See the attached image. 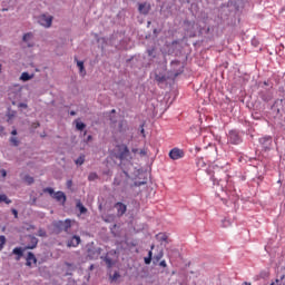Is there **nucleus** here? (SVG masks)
<instances>
[{
    "mask_svg": "<svg viewBox=\"0 0 285 285\" xmlns=\"http://www.w3.org/2000/svg\"><path fill=\"white\" fill-rule=\"evenodd\" d=\"M114 159H118V166H120L122 170V175H125L126 179H121L119 176L114 179L115 186H121V184H127L128 179H130L131 175H135L137 168L132 165V156L130 155V150L124 144L116 145L111 153Z\"/></svg>",
    "mask_w": 285,
    "mask_h": 285,
    "instance_id": "1",
    "label": "nucleus"
},
{
    "mask_svg": "<svg viewBox=\"0 0 285 285\" xmlns=\"http://www.w3.org/2000/svg\"><path fill=\"white\" fill-rule=\"evenodd\" d=\"M53 230L56 235H60V233H66L67 235H72V220H58L52 223Z\"/></svg>",
    "mask_w": 285,
    "mask_h": 285,
    "instance_id": "2",
    "label": "nucleus"
},
{
    "mask_svg": "<svg viewBox=\"0 0 285 285\" xmlns=\"http://www.w3.org/2000/svg\"><path fill=\"white\" fill-rule=\"evenodd\" d=\"M52 19H55L52 16L41 14L38 18V23L43 28H51Z\"/></svg>",
    "mask_w": 285,
    "mask_h": 285,
    "instance_id": "3",
    "label": "nucleus"
},
{
    "mask_svg": "<svg viewBox=\"0 0 285 285\" xmlns=\"http://www.w3.org/2000/svg\"><path fill=\"white\" fill-rule=\"evenodd\" d=\"M184 150L183 149H179L177 147L173 148L170 151H169V157L170 159H173L174 161H177V159H184Z\"/></svg>",
    "mask_w": 285,
    "mask_h": 285,
    "instance_id": "4",
    "label": "nucleus"
},
{
    "mask_svg": "<svg viewBox=\"0 0 285 285\" xmlns=\"http://www.w3.org/2000/svg\"><path fill=\"white\" fill-rule=\"evenodd\" d=\"M32 39H35V33L32 32H27L22 37V41L27 43L28 48H32L35 46V42H32Z\"/></svg>",
    "mask_w": 285,
    "mask_h": 285,
    "instance_id": "5",
    "label": "nucleus"
},
{
    "mask_svg": "<svg viewBox=\"0 0 285 285\" xmlns=\"http://www.w3.org/2000/svg\"><path fill=\"white\" fill-rule=\"evenodd\" d=\"M114 207L117 210L118 217H124V215H126V210H128V207L124 203H116Z\"/></svg>",
    "mask_w": 285,
    "mask_h": 285,
    "instance_id": "6",
    "label": "nucleus"
},
{
    "mask_svg": "<svg viewBox=\"0 0 285 285\" xmlns=\"http://www.w3.org/2000/svg\"><path fill=\"white\" fill-rule=\"evenodd\" d=\"M138 12H140V14H148L150 12V3L148 2L139 3Z\"/></svg>",
    "mask_w": 285,
    "mask_h": 285,
    "instance_id": "7",
    "label": "nucleus"
},
{
    "mask_svg": "<svg viewBox=\"0 0 285 285\" xmlns=\"http://www.w3.org/2000/svg\"><path fill=\"white\" fill-rule=\"evenodd\" d=\"M79 244H81V237L79 236H72V238L67 242L69 248H76Z\"/></svg>",
    "mask_w": 285,
    "mask_h": 285,
    "instance_id": "8",
    "label": "nucleus"
},
{
    "mask_svg": "<svg viewBox=\"0 0 285 285\" xmlns=\"http://www.w3.org/2000/svg\"><path fill=\"white\" fill-rule=\"evenodd\" d=\"M27 263L26 266H29V268L32 267V264L37 265V256L32 252H29L27 255Z\"/></svg>",
    "mask_w": 285,
    "mask_h": 285,
    "instance_id": "9",
    "label": "nucleus"
},
{
    "mask_svg": "<svg viewBox=\"0 0 285 285\" xmlns=\"http://www.w3.org/2000/svg\"><path fill=\"white\" fill-rule=\"evenodd\" d=\"M53 199L56 202H60L61 204H66V194L63 191H57L53 194Z\"/></svg>",
    "mask_w": 285,
    "mask_h": 285,
    "instance_id": "10",
    "label": "nucleus"
},
{
    "mask_svg": "<svg viewBox=\"0 0 285 285\" xmlns=\"http://www.w3.org/2000/svg\"><path fill=\"white\" fill-rule=\"evenodd\" d=\"M30 244L26 246L27 250H33V248L39 244V239L35 236H30Z\"/></svg>",
    "mask_w": 285,
    "mask_h": 285,
    "instance_id": "11",
    "label": "nucleus"
},
{
    "mask_svg": "<svg viewBox=\"0 0 285 285\" xmlns=\"http://www.w3.org/2000/svg\"><path fill=\"white\" fill-rule=\"evenodd\" d=\"M20 79L21 81H30V79H35V73L22 72Z\"/></svg>",
    "mask_w": 285,
    "mask_h": 285,
    "instance_id": "12",
    "label": "nucleus"
},
{
    "mask_svg": "<svg viewBox=\"0 0 285 285\" xmlns=\"http://www.w3.org/2000/svg\"><path fill=\"white\" fill-rule=\"evenodd\" d=\"M132 153L135 155H140V157H146V155H148V149L142 148V149H132Z\"/></svg>",
    "mask_w": 285,
    "mask_h": 285,
    "instance_id": "13",
    "label": "nucleus"
},
{
    "mask_svg": "<svg viewBox=\"0 0 285 285\" xmlns=\"http://www.w3.org/2000/svg\"><path fill=\"white\" fill-rule=\"evenodd\" d=\"M13 255H17V261L19 262V259H21V257H23V249H21V247H16L13 249Z\"/></svg>",
    "mask_w": 285,
    "mask_h": 285,
    "instance_id": "14",
    "label": "nucleus"
},
{
    "mask_svg": "<svg viewBox=\"0 0 285 285\" xmlns=\"http://www.w3.org/2000/svg\"><path fill=\"white\" fill-rule=\"evenodd\" d=\"M99 255H100L99 250H92V249L88 250L89 259H97V257H99Z\"/></svg>",
    "mask_w": 285,
    "mask_h": 285,
    "instance_id": "15",
    "label": "nucleus"
},
{
    "mask_svg": "<svg viewBox=\"0 0 285 285\" xmlns=\"http://www.w3.org/2000/svg\"><path fill=\"white\" fill-rule=\"evenodd\" d=\"M119 130L120 132H126V130H128V122L126 120L119 122Z\"/></svg>",
    "mask_w": 285,
    "mask_h": 285,
    "instance_id": "16",
    "label": "nucleus"
},
{
    "mask_svg": "<svg viewBox=\"0 0 285 285\" xmlns=\"http://www.w3.org/2000/svg\"><path fill=\"white\" fill-rule=\"evenodd\" d=\"M86 161V156L85 155H80L76 160L75 164L76 166H83V163Z\"/></svg>",
    "mask_w": 285,
    "mask_h": 285,
    "instance_id": "17",
    "label": "nucleus"
},
{
    "mask_svg": "<svg viewBox=\"0 0 285 285\" xmlns=\"http://www.w3.org/2000/svg\"><path fill=\"white\" fill-rule=\"evenodd\" d=\"M77 67L79 68L80 75H82V77H85L86 68L83 67V61H77Z\"/></svg>",
    "mask_w": 285,
    "mask_h": 285,
    "instance_id": "18",
    "label": "nucleus"
},
{
    "mask_svg": "<svg viewBox=\"0 0 285 285\" xmlns=\"http://www.w3.org/2000/svg\"><path fill=\"white\" fill-rule=\"evenodd\" d=\"M104 262H105L106 266L109 267V268H112V266H115V262L112 261V258H110L108 256H106L104 258Z\"/></svg>",
    "mask_w": 285,
    "mask_h": 285,
    "instance_id": "19",
    "label": "nucleus"
},
{
    "mask_svg": "<svg viewBox=\"0 0 285 285\" xmlns=\"http://www.w3.org/2000/svg\"><path fill=\"white\" fill-rule=\"evenodd\" d=\"M156 239H158V242H168V235L159 233L158 235H156Z\"/></svg>",
    "mask_w": 285,
    "mask_h": 285,
    "instance_id": "20",
    "label": "nucleus"
},
{
    "mask_svg": "<svg viewBox=\"0 0 285 285\" xmlns=\"http://www.w3.org/2000/svg\"><path fill=\"white\" fill-rule=\"evenodd\" d=\"M155 80H156L158 83H164V81H166V76L156 73V75H155Z\"/></svg>",
    "mask_w": 285,
    "mask_h": 285,
    "instance_id": "21",
    "label": "nucleus"
},
{
    "mask_svg": "<svg viewBox=\"0 0 285 285\" xmlns=\"http://www.w3.org/2000/svg\"><path fill=\"white\" fill-rule=\"evenodd\" d=\"M163 257H164V250H160L156 256H154V264L161 262Z\"/></svg>",
    "mask_w": 285,
    "mask_h": 285,
    "instance_id": "22",
    "label": "nucleus"
},
{
    "mask_svg": "<svg viewBox=\"0 0 285 285\" xmlns=\"http://www.w3.org/2000/svg\"><path fill=\"white\" fill-rule=\"evenodd\" d=\"M75 122H76V128L78 130L81 131V130H83L86 128V124H83L81 120L77 119Z\"/></svg>",
    "mask_w": 285,
    "mask_h": 285,
    "instance_id": "23",
    "label": "nucleus"
},
{
    "mask_svg": "<svg viewBox=\"0 0 285 285\" xmlns=\"http://www.w3.org/2000/svg\"><path fill=\"white\" fill-rule=\"evenodd\" d=\"M2 202L4 204H12V200H10L6 194L0 195V204H2Z\"/></svg>",
    "mask_w": 285,
    "mask_h": 285,
    "instance_id": "24",
    "label": "nucleus"
},
{
    "mask_svg": "<svg viewBox=\"0 0 285 285\" xmlns=\"http://www.w3.org/2000/svg\"><path fill=\"white\" fill-rule=\"evenodd\" d=\"M24 181L30 186V185L35 184V178L30 175H26Z\"/></svg>",
    "mask_w": 285,
    "mask_h": 285,
    "instance_id": "25",
    "label": "nucleus"
},
{
    "mask_svg": "<svg viewBox=\"0 0 285 285\" xmlns=\"http://www.w3.org/2000/svg\"><path fill=\"white\" fill-rule=\"evenodd\" d=\"M272 141H273V138L269 137V136H265V137L259 139L261 144H268V142H272Z\"/></svg>",
    "mask_w": 285,
    "mask_h": 285,
    "instance_id": "26",
    "label": "nucleus"
},
{
    "mask_svg": "<svg viewBox=\"0 0 285 285\" xmlns=\"http://www.w3.org/2000/svg\"><path fill=\"white\" fill-rule=\"evenodd\" d=\"M153 262V250L148 252V257H145V264L150 265Z\"/></svg>",
    "mask_w": 285,
    "mask_h": 285,
    "instance_id": "27",
    "label": "nucleus"
},
{
    "mask_svg": "<svg viewBox=\"0 0 285 285\" xmlns=\"http://www.w3.org/2000/svg\"><path fill=\"white\" fill-rule=\"evenodd\" d=\"M229 137L230 139H233V141H239V136L237 135L236 131H230Z\"/></svg>",
    "mask_w": 285,
    "mask_h": 285,
    "instance_id": "28",
    "label": "nucleus"
},
{
    "mask_svg": "<svg viewBox=\"0 0 285 285\" xmlns=\"http://www.w3.org/2000/svg\"><path fill=\"white\" fill-rule=\"evenodd\" d=\"M77 208H79L80 213L83 215L86 213H88V209L83 206V204L78 203L77 204Z\"/></svg>",
    "mask_w": 285,
    "mask_h": 285,
    "instance_id": "29",
    "label": "nucleus"
},
{
    "mask_svg": "<svg viewBox=\"0 0 285 285\" xmlns=\"http://www.w3.org/2000/svg\"><path fill=\"white\" fill-rule=\"evenodd\" d=\"M121 277V274L119 272H115L112 276H110L111 282H117Z\"/></svg>",
    "mask_w": 285,
    "mask_h": 285,
    "instance_id": "30",
    "label": "nucleus"
},
{
    "mask_svg": "<svg viewBox=\"0 0 285 285\" xmlns=\"http://www.w3.org/2000/svg\"><path fill=\"white\" fill-rule=\"evenodd\" d=\"M43 193H48L49 195H51V197L55 196V189L52 187H47L43 189Z\"/></svg>",
    "mask_w": 285,
    "mask_h": 285,
    "instance_id": "31",
    "label": "nucleus"
},
{
    "mask_svg": "<svg viewBox=\"0 0 285 285\" xmlns=\"http://www.w3.org/2000/svg\"><path fill=\"white\" fill-rule=\"evenodd\" d=\"M3 246H6V236H0V250H3Z\"/></svg>",
    "mask_w": 285,
    "mask_h": 285,
    "instance_id": "32",
    "label": "nucleus"
},
{
    "mask_svg": "<svg viewBox=\"0 0 285 285\" xmlns=\"http://www.w3.org/2000/svg\"><path fill=\"white\" fill-rule=\"evenodd\" d=\"M98 177L99 176L97 174L91 173V174H89L88 179H89V181H95V179H98Z\"/></svg>",
    "mask_w": 285,
    "mask_h": 285,
    "instance_id": "33",
    "label": "nucleus"
},
{
    "mask_svg": "<svg viewBox=\"0 0 285 285\" xmlns=\"http://www.w3.org/2000/svg\"><path fill=\"white\" fill-rule=\"evenodd\" d=\"M40 126H41V124H39V121L32 122L31 130H37V128H39Z\"/></svg>",
    "mask_w": 285,
    "mask_h": 285,
    "instance_id": "34",
    "label": "nucleus"
},
{
    "mask_svg": "<svg viewBox=\"0 0 285 285\" xmlns=\"http://www.w3.org/2000/svg\"><path fill=\"white\" fill-rule=\"evenodd\" d=\"M197 166H198V168H204L206 166V163H204V159H199L197 161Z\"/></svg>",
    "mask_w": 285,
    "mask_h": 285,
    "instance_id": "35",
    "label": "nucleus"
},
{
    "mask_svg": "<svg viewBox=\"0 0 285 285\" xmlns=\"http://www.w3.org/2000/svg\"><path fill=\"white\" fill-rule=\"evenodd\" d=\"M252 46H254L255 48H257V46H259V40L254 38L252 39Z\"/></svg>",
    "mask_w": 285,
    "mask_h": 285,
    "instance_id": "36",
    "label": "nucleus"
},
{
    "mask_svg": "<svg viewBox=\"0 0 285 285\" xmlns=\"http://www.w3.org/2000/svg\"><path fill=\"white\" fill-rule=\"evenodd\" d=\"M12 215H14V218H19V212L17 209H11Z\"/></svg>",
    "mask_w": 285,
    "mask_h": 285,
    "instance_id": "37",
    "label": "nucleus"
},
{
    "mask_svg": "<svg viewBox=\"0 0 285 285\" xmlns=\"http://www.w3.org/2000/svg\"><path fill=\"white\" fill-rule=\"evenodd\" d=\"M38 235H39V237H46L47 234L43 229H39Z\"/></svg>",
    "mask_w": 285,
    "mask_h": 285,
    "instance_id": "38",
    "label": "nucleus"
},
{
    "mask_svg": "<svg viewBox=\"0 0 285 285\" xmlns=\"http://www.w3.org/2000/svg\"><path fill=\"white\" fill-rule=\"evenodd\" d=\"M18 108H28V104H26V102H20L19 105H18Z\"/></svg>",
    "mask_w": 285,
    "mask_h": 285,
    "instance_id": "39",
    "label": "nucleus"
},
{
    "mask_svg": "<svg viewBox=\"0 0 285 285\" xmlns=\"http://www.w3.org/2000/svg\"><path fill=\"white\" fill-rule=\"evenodd\" d=\"M0 175H1L2 177H7V176H8V173L6 171V169H1V170H0Z\"/></svg>",
    "mask_w": 285,
    "mask_h": 285,
    "instance_id": "40",
    "label": "nucleus"
},
{
    "mask_svg": "<svg viewBox=\"0 0 285 285\" xmlns=\"http://www.w3.org/2000/svg\"><path fill=\"white\" fill-rule=\"evenodd\" d=\"M159 266H161L163 268H166L168 266V264H166V261H161L159 263Z\"/></svg>",
    "mask_w": 285,
    "mask_h": 285,
    "instance_id": "41",
    "label": "nucleus"
},
{
    "mask_svg": "<svg viewBox=\"0 0 285 285\" xmlns=\"http://www.w3.org/2000/svg\"><path fill=\"white\" fill-rule=\"evenodd\" d=\"M14 115H17V112H14V111H12L11 114H9V115H8V117H9V120H8V121H10V119H12V118L14 117Z\"/></svg>",
    "mask_w": 285,
    "mask_h": 285,
    "instance_id": "42",
    "label": "nucleus"
},
{
    "mask_svg": "<svg viewBox=\"0 0 285 285\" xmlns=\"http://www.w3.org/2000/svg\"><path fill=\"white\" fill-rule=\"evenodd\" d=\"M194 150H195V153H199L202 150V148L199 146H195Z\"/></svg>",
    "mask_w": 285,
    "mask_h": 285,
    "instance_id": "43",
    "label": "nucleus"
},
{
    "mask_svg": "<svg viewBox=\"0 0 285 285\" xmlns=\"http://www.w3.org/2000/svg\"><path fill=\"white\" fill-rule=\"evenodd\" d=\"M67 187H68V188H72V180H68V181H67Z\"/></svg>",
    "mask_w": 285,
    "mask_h": 285,
    "instance_id": "44",
    "label": "nucleus"
},
{
    "mask_svg": "<svg viewBox=\"0 0 285 285\" xmlns=\"http://www.w3.org/2000/svg\"><path fill=\"white\" fill-rule=\"evenodd\" d=\"M140 132H141L142 137H146V135L144 134V126H140Z\"/></svg>",
    "mask_w": 285,
    "mask_h": 285,
    "instance_id": "45",
    "label": "nucleus"
},
{
    "mask_svg": "<svg viewBox=\"0 0 285 285\" xmlns=\"http://www.w3.org/2000/svg\"><path fill=\"white\" fill-rule=\"evenodd\" d=\"M171 66H179V61H171Z\"/></svg>",
    "mask_w": 285,
    "mask_h": 285,
    "instance_id": "46",
    "label": "nucleus"
},
{
    "mask_svg": "<svg viewBox=\"0 0 285 285\" xmlns=\"http://www.w3.org/2000/svg\"><path fill=\"white\" fill-rule=\"evenodd\" d=\"M11 144H17V138L16 137L11 138Z\"/></svg>",
    "mask_w": 285,
    "mask_h": 285,
    "instance_id": "47",
    "label": "nucleus"
},
{
    "mask_svg": "<svg viewBox=\"0 0 285 285\" xmlns=\"http://www.w3.org/2000/svg\"><path fill=\"white\" fill-rule=\"evenodd\" d=\"M223 224H224V226H229L230 225V223L228 220H224Z\"/></svg>",
    "mask_w": 285,
    "mask_h": 285,
    "instance_id": "48",
    "label": "nucleus"
},
{
    "mask_svg": "<svg viewBox=\"0 0 285 285\" xmlns=\"http://www.w3.org/2000/svg\"><path fill=\"white\" fill-rule=\"evenodd\" d=\"M11 135H13V137L17 136V129H13V130L11 131Z\"/></svg>",
    "mask_w": 285,
    "mask_h": 285,
    "instance_id": "49",
    "label": "nucleus"
},
{
    "mask_svg": "<svg viewBox=\"0 0 285 285\" xmlns=\"http://www.w3.org/2000/svg\"><path fill=\"white\" fill-rule=\"evenodd\" d=\"M70 115H71V117H75V115H77V112L76 111H70Z\"/></svg>",
    "mask_w": 285,
    "mask_h": 285,
    "instance_id": "50",
    "label": "nucleus"
},
{
    "mask_svg": "<svg viewBox=\"0 0 285 285\" xmlns=\"http://www.w3.org/2000/svg\"><path fill=\"white\" fill-rule=\"evenodd\" d=\"M3 130H4L3 126H0V132H3Z\"/></svg>",
    "mask_w": 285,
    "mask_h": 285,
    "instance_id": "51",
    "label": "nucleus"
},
{
    "mask_svg": "<svg viewBox=\"0 0 285 285\" xmlns=\"http://www.w3.org/2000/svg\"><path fill=\"white\" fill-rule=\"evenodd\" d=\"M150 250H155V245H151V246H150Z\"/></svg>",
    "mask_w": 285,
    "mask_h": 285,
    "instance_id": "52",
    "label": "nucleus"
},
{
    "mask_svg": "<svg viewBox=\"0 0 285 285\" xmlns=\"http://www.w3.org/2000/svg\"><path fill=\"white\" fill-rule=\"evenodd\" d=\"M95 268V265H91L90 267H89V271H92Z\"/></svg>",
    "mask_w": 285,
    "mask_h": 285,
    "instance_id": "53",
    "label": "nucleus"
},
{
    "mask_svg": "<svg viewBox=\"0 0 285 285\" xmlns=\"http://www.w3.org/2000/svg\"><path fill=\"white\" fill-rule=\"evenodd\" d=\"M244 285H250V283H248V282H245V283H244Z\"/></svg>",
    "mask_w": 285,
    "mask_h": 285,
    "instance_id": "54",
    "label": "nucleus"
},
{
    "mask_svg": "<svg viewBox=\"0 0 285 285\" xmlns=\"http://www.w3.org/2000/svg\"><path fill=\"white\" fill-rule=\"evenodd\" d=\"M111 112H114V114H115V112H117V110L112 109V110H111Z\"/></svg>",
    "mask_w": 285,
    "mask_h": 285,
    "instance_id": "55",
    "label": "nucleus"
},
{
    "mask_svg": "<svg viewBox=\"0 0 285 285\" xmlns=\"http://www.w3.org/2000/svg\"><path fill=\"white\" fill-rule=\"evenodd\" d=\"M279 283V279H276V284Z\"/></svg>",
    "mask_w": 285,
    "mask_h": 285,
    "instance_id": "56",
    "label": "nucleus"
},
{
    "mask_svg": "<svg viewBox=\"0 0 285 285\" xmlns=\"http://www.w3.org/2000/svg\"><path fill=\"white\" fill-rule=\"evenodd\" d=\"M271 285H275V283H272Z\"/></svg>",
    "mask_w": 285,
    "mask_h": 285,
    "instance_id": "57",
    "label": "nucleus"
},
{
    "mask_svg": "<svg viewBox=\"0 0 285 285\" xmlns=\"http://www.w3.org/2000/svg\"><path fill=\"white\" fill-rule=\"evenodd\" d=\"M88 139H90V136H88Z\"/></svg>",
    "mask_w": 285,
    "mask_h": 285,
    "instance_id": "58",
    "label": "nucleus"
},
{
    "mask_svg": "<svg viewBox=\"0 0 285 285\" xmlns=\"http://www.w3.org/2000/svg\"><path fill=\"white\" fill-rule=\"evenodd\" d=\"M282 279H284V276H282Z\"/></svg>",
    "mask_w": 285,
    "mask_h": 285,
    "instance_id": "59",
    "label": "nucleus"
},
{
    "mask_svg": "<svg viewBox=\"0 0 285 285\" xmlns=\"http://www.w3.org/2000/svg\"><path fill=\"white\" fill-rule=\"evenodd\" d=\"M0 70H1V65H0Z\"/></svg>",
    "mask_w": 285,
    "mask_h": 285,
    "instance_id": "60",
    "label": "nucleus"
}]
</instances>
